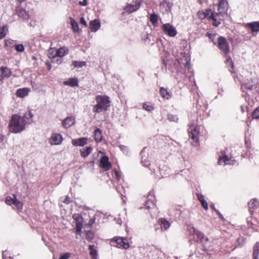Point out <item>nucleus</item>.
<instances>
[{"label":"nucleus","mask_w":259,"mask_h":259,"mask_svg":"<svg viewBox=\"0 0 259 259\" xmlns=\"http://www.w3.org/2000/svg\"><path fill=\"white\" fill-rule=\"evenodd\" d=\"M33 115L31 111L21 116L17 114L13 115L9 123V129L14 133H19L25 129V125L32 121Z\"/></svg>","instance_id":"obj_1"},{"label":"nucleus","mask_w":259,"mask_h":259,"mask_svg":"<svg viewBox=\"0 0 259 259\" xmlns=\"http://www.w3.org/2000/svg\"><path fill=\"white\" fill-rule=\"evenodd\" d=\"M96 101L97 104L93 107V111L95 112L100 113L106 111L110 107V101L108 97L106 96H97Z\"/></svg>","instance_id":"obj_2"},{"label":"nucleus","mask_w":259,"mask_h":259,"mask_svg":"<svg viewBox=\"0 0 259 259\" xmlns=\"http://www.w3.org/2000/svg\"><path fill=\"white\" fill-rule=\"evenodd\" d=\"M188 132L189 138L193 140V142H191L193 146H197L198 145V136L200 133L199 128L195 121L189 124Z\"/></svg>","instance_id":"obj_3"},{"label":"nucleus","mask_w":259,"mask_h":259,"mask_svg":"<svg viewBox=\"0 0 259 259\" xmlns=\"http://www.w3.org/2000/svg\"><path fill=\"white\" fill-rule=\"evenodd\" d=\"M141 5V0H133L131 3L127 4L126 6L123 8V14L129 15L133 12L138 11Z\"/></svg>","instance_id":"obj_4"},{"label":"nucleus","mask_w":259,"mask_h":259,"mask_svg":"<svg viewBox=\"0 0 259 259\" xmlns=\"http://www.w3.org/2000/svg\"><path fill=\"white\" fill-rule=\"evenodd\" d=\"M111 246L118 248L127 249L130 247L129 243L126 238L122 237H116L110 241Z\"/></svg>","instance_id":"obj_5"},{"label":"nucleus","mask_w":259,"mask_h":259,"mask_svg":"<svg viewBox=\"0 0 259 259\" xmlns=\"http://www.w3.org/2000/svg\"><path fill=\"white\" fill-rule=\"evenodd\" d=\"M229 8V4L228 0L219 1L218 5V12L217 15H221L224 17L225 15L227 14V11Z\"/></svg>","instance_id":"obj_6"},{"label":"nucleus","mask_w":259,"mask_h":259,"mask_svg":"<svg viewBox=\"0 0 259 259\" xmlns=\"http://www.w3.org/2000/svg\"><path fill=\"white\" fill-rule=\"evenodd\" d=\"M162 29L164 33L169 37H174L177 34L176 29L170 23L163 24L162 26Z\"/></svg>","instance_id":"obj_7"},{"label":"nucleus","mask_w":259,"mask_h":259,"mask_svg":"<svg viewBox=\"0 0 259 259\" xmlns=\"http://www.w3.org/2000/svg\"><path fill=\"white\" fill-rule=\"evenodd\" d=\"M219 49L227 54L230 52V47L226 39L223 36H220L218 39Z\"/></svg>","instance_id":"obj_8"},{"label":"nucleus","mask_w":259,"mask_h":259,"mask_svg":"<svg viewBox=\"0 0 259 259\" xmlns=\"http://www.w3.org/2000/svg\"><path fill=\"white\" fill-rule=\"evenodd\" d=\"M257 88L256 82H254L252 79L244 80L241 84V89L243 92L246 90H252Z\"/></svg>","instance_id":"obj_9"},{"label":"nucleus","mask_w":259,"mask_h":259,"mask_svg":"<svg viewBox=\"0 0 259 259\" xmlns=\"http://www.w3.org/2000/svg\"><path fill=\"white\" fill-rule=\"evenodd\" d=\"M72 217L76 226V232L77 234H79L82 228V218L78 214H74Z\"/></svg>","instance_id":"obj_10"},{"label":"nucleus","mask_w":259,"mask_h":259,"mask_svg":"<svg viewBox=\"0 0 259 259\" xmlns=\"http://www.w3.org/2000/svg\"><path fill=\"white\" fill-rule=\"evenodd\" d=\"M234 162H235V160H232L231 158H229L228 156L225 154L224 151L221 152V155L219 156V160L218 162L219 164H233Z\"/></svg>","instance_id":"obj_11"},{"label":"nucleus","mask_w":259,"mask_h":259,"mask_svg":"<svg viewBox=\"0 0 259 259\" xmlns=\"http://www.w3.org/2000/svg\"><path fill=\"white\" fill-rule=\"evenodd\" d=\"M56 50L54 48H50L48 50V57L51 59L52 63H57V64H60L62 62V59L57 58V55L56 54Z\"/></svg>","instance_id":"obj_12"},{"label":"nucleus","mask_w":259,"mask_h":259,"mask_svg":"<svg viewBox=\"0 0 259 259\" xmlns=\"http://www.w3.org/2000/svg\"><path fill=\"white\" fill-rule=\"evenodd\" d=\"M62 137L59 134H54L52 135L50 139V143L51 145H59L62 142Z\"/></svg>","instance_id":"obj_13"},{"label":"nucleus","mask_w":259,"mask_h":259,"mask_svg":"<svg viewBox=\"0 0 259 259\" xmlns=\"http://www.w3.org/2000/svg\"><path fill=\"white\" fill-rule=\"evenodd\" d=\"M100 166L105 170H108L110 168L111 164L109 161V158L108 156H104L101 158L100 162Z\"/></svg>","instance_id":"obj_14"},{"label":"nucleus","mask_w":259,"mask_h":259,"mask_svg":"<svg viewBox=\"0 0 259 259\" xmlns=\"http://www.w3.org/2000/svg\"><path fill=\"white\" fill-rule=\"evenodd\" d=\"M75 123V118L72 116L66 117L62 122V126L65 128H68L71 126Z\"/></svg>","instance_id":"obj_15"},{"label":"nucleus","mask_w":259,"mask_h":259,"mask_svg":"<svg viewBox=\"0 0 259 259\" xmlns=\"http://www.w3.org/2000/svg\"><path fill=\"white\" fill-rule=\"evenodd\" d=\"M16 12L17 15L22 18L24 20H28L29 18V15L28 13L23 8L20 6L16 7Z\"/></svg>","instance_id":"obj_16"},{"label":"nucleus","mask_w":259,"mask_h":259,"mask_svg":"<svg viewBox=\"0 0 259 259\" xmlns=\"http://www.w3.org/2000/svg\"><path fill=\"white\" fill-rule=\"evenodd\" d=\"M148 200L145 202V206L148 209L151 208L153 207L155 203V198L153 196V192H150L147 196Z\"/></svg>","instance_id":"obj_17"},{"label":"nucleus","mask_w":259,"mask_h":259,"mask_svg":"<svg viewBox=\"0 0 259 259\" xmlns=\"http://www.w3.org/2000/svg\"><path fill=\"white\" fill-rule=\"evenodd\" d=\"M197 236V240H199V242L202 244L204 248L207 247V243L209 241L208 237H205L204 234L199 231H197L196 234Z\"/></svg>","instance_id":"obj_18"},{"label":"nucleus","mask_w":259,"mask_h":259,"mask_svg":"<svg viewBox=\"0 0 259 259\" xmlns=\"http://www.w3.org/2000/svg\"><path fill=\"white\" fill-rule=\"evenodd\" d=\"M30 92V88H23L18 89L16 92V95L17 97L23 98L27 96Z\"/></svg>","instance_id":"obj_19"},{"label":"nucleus","mask_w":259,"mask_h":259,"mask_svg":"<svg viewBox=\"0 0 259 259\" xmlns=\"http://www.w3.org/2000/svg\"><path fill=\"white\" fill-rule=\"evenodd\" d=\"M172 4L167 0H163L160 4V9L163 12L170 11Z\"/></svg>","instance_id":"obj_20"},{"label":"nucleus","mask_w":259,"mask_h":259,"mask_svg":"<svg viewBox=\"0 0 259 259\" xmlns=\"http://www.w3.org/2000/svg\"><path fill=\"white\" fill-rule=\"evenodd\" d=\"M87 139L85 138H80L72 140V144L75 146H83L87 144Z\"/></svg>","instance_id":"obj_21"},{"label":"nucleus","mask_w":259,"mask_h":259,"mask_svg":"<svg viewBox=\"0 0 259 259\" xmlns=\"http://www.w3.org/2000/svg\"><path fill=\"white\" fill-rule=\"evenodd\" d=\"M69 50L66 47H63L56 50V54L57 58L61 59L62 57L66 56L68 54Z\"/></svg>","instance_id":"obj_22"},{"label":"nucleus","mask_w":259,"mask_h":259,"mask_svg":"<svg viewBox=\"0 0 259 259\" xmlns=\"http://www.w3.org/2000/svg\"><path fill=\"white\" fill-rule=\"evenodd\" d=\"M246 26L251 29L253 35H254V32H257L259 31V21H254L251 23H248L246 24Z\"/></svg>","instance_id":"obj_23"},{"label":"nucleus","mask_w":259,"mask_h":259,"mask_svg":"<svg viewBox=\"0 0 259 259\" xmlns=\"http://www.w3.org/2000/svg\"><path fill=\"white\" fill-rule=\"evenodd\" d=\"M101 24L99 20L95 19L90 22V29L93 32L97 31L100 27Z\"/></svg>","instance_id":"obj_24"},{"label":"nucleus","mask_w":259,"mask_h":259,"mask_svg":"<svg viewBox=\"0 0 259 259\" xmlns=\"http://www.w3.org/2000/svg\"><path fill=\"white\" fill-rule=\"evenodd\" d=\"M249 211L252 213L254 209L259 207V201L256 199H253L248 202Z\"/></svg>","instance_id":"obj_25"},{"label":"nucleus","mask_w":259,"mask_h":259,"mask_svg":"<svg viewBox=\"0 0 259 259\" xmlns=\"http://www.w3.org/2000/svg\"><path fill=\"white\" fill-rule=\"evenodd\" d=\"M158 223L160 225L161 230H166L170 226V224L169 222L164 218L159 219Z\"/></svg>","instance_id":"obj_26"},{"label":"nucleus","mask_w":259,"mask_h":259,"mask_svg":"<svg viewBox=\"0 0 259 259\" xmlns=\"http://www.w3.org/2000/svg\"><path fill=\"white\" fill-rule=\"evenodd\" d=\"M223 18L221 15H217V14L215 15H212L211 16V19L213 21V25L215 27L219 26L221 23V20H223Z\"/></svg>","instance_id":"obj_27"},{"label":"nucleus","mask_w":259,"mask_h":259,"mask_svg":"<svg viewBox=\"0 0 259 259\" xmlns=\"http://www.w3.org/2000/svg\"><path fill=\"white\" fill-rule=\"evenodd\" d=\"M92 148L91 146L87 147L80 150L81 157L83 158L87 157L92 151Z\"/></svg>","instance_id":"obj_28"},{"label":"nucleus","mask_w":259,"mask_h":259,"mask_svg":"<svg viewBox=\"0 0 259 259\" xmlns=\"http://www.w3.org/2000/svg\"><path fill=\"white\" fill-rule=\"evenodd\" d=\"M78 80L76 78H70L68 80L65 81L64 84L66 85H69L73 87L78 86Z\"/></svg>","instance_id":"obj_29"},{"label":"nucleus","mask_w":259,"mask_h":259,"mask_svg":"<svg viewBox=\"0 0 259 259\" xmlns=\"http://www.w3.org/2000/svg\"><path fill=\"white\" fill-rule=\"evenodd\" d=\"M90 250V254L92 259H97L98 255L97 249L95 248L94 245H90L89 246Z\"/></svg>","instance_id":"obj_30"},{"label":"nucleus","mask_w":259,"mask_h":259,"mask_svg":"<svg viewBox=\"0 0 259 259\" xmlns=\"http://www.w3.org/2000/svg\"><path fill=\"white\" fill-rule=\"evenodd\" d=\"M94 138L95 140L99 142L102 140L103 136L102 134V131L100 128H96L94 132Z\"/></svg>","instance_id":"obj_31"},{"label":"nucleus","mask_w":259,"mask_h":259,"mask_svg":"<svg viewBox=\"0 0 259 259\" xmlns=\"http://www.w3.org/2000/svg\"><path fill=\"white\" fill-rule=\"evenodd\" d=\"M159 170L162 178L166 177L169 171V168L165 165H160Z\"/></svg>","instance_id":"obj_32"},{"label":"nucleus","mask_w":259,"mask_h":259,"mask_svg":"<svg viewBox=\"0 0 259 259\" xmlns=\"http://www.w3.org/2000/svg\"><path fill=\"white\" fill-rule=\"evenodd\" d=\"M1 76L4 77H9L12 74L11 69L7 67H1Z\"/></svg>","instance_id":"obj_33"},{"label":"nucleus","mask_w":259,"mask_h":259,"mask_svg":"<svg viewBox=\"0 0 259 259\" xmlns=\"http://www.w3.org/2000/svg\"><path fill=\"white\" fill-rule=\"evenodd\" d=\"M69 19L73 31L74 32H78L79 31V26L77 22L72 17H70Z\"/></svg>","instance_id":"obj_34"},{"label":"nucleus","mask_w":259,"mask_h":259,"mask_svg":"<svg viewBox=\"0 0 259 259\" xmlns=\"http://www.w3.org/2000/svg\"><path fill=\"white\" fill-rule=\"evenodd\" d=\"M160 94L161 96L166 99H168L170 98V95L169 92L167 90L163 87H161L160 89Z\"/></svg>","instance_id":"obj_35"},{"label":"nucleus","mask_w":259,"mask_h":259,"mask_svg":"<svg viewBox=\"0 0 259 259\" xmlns=\"http://www.w3.org/2000/svg\"><path fill=\"white\" fill-rule=\"evenodd\" d=\"M87 63L84 61H73L72 63V65L76 68H80L86 66Z\"/></svg>","instance_id":"obj_36"},{"label":"nucleus","mask_w":259,"mask_h":259,"mask_svg":"<svg viewBox=\"0 0 259 259\" xmlns=\"http://www.w3.org/2000/svg\"><path fill=\"white\" fill-rule=\"evenodd\" d=\"M204 12V14L203 15V17H208L209 19H211V16L212 15H215L216 14V12H212V10L210 9H207L205 10Z\"/></svg>","instance_id":"obj_37"},{"label":"nucleus","mask_w":259,"mask_h":259,"mask_svg":"<svg viewBox=\"0 0 259 259\" xmlns=\"http://www.w3.org/2000/svg\"><path fill=\"white\" fill-rule=\"evenodd\" d=\"M167 119H168V120L169 121H173V122H178V117L177 116V115H174V114H172L171 113H168L167 114Z\"/></svg>","instance_id":"obj_38"},{"label":"nucleus","mask_w":259,"mask_h":259,"mask_svg":"<svg viewBox=\"0 0 259 259\" xmlns=\"http://www.w3.org/2000/svg\"><path fill=\"white\" fill-rule=\"evenodd\" d=\"M14 205L17 207L18 211H21L23 208V204L22 202L19 201L16 198L14 201Z\"/></svg>","instance_id":"obj_39"},{"label":"nucleus","mask_w":259,"mask_h":259,"mask_svg":"<svg viewBox=\"0 0 259 259\" xmlns=\"http://www.w3.org/2000/svg\"><path fill=\"white\" fill-rule=\"evenodd\" d=\"M150 21L153 24L155 25L157 23L158 16L156 14H152L150 17Z\"/></svg>","instance_id":"obj_40"},{"label":"nucleus","mask_w":259,"mask_h":259,"mask_svg":"<svg viewBox=\"0 0 259 259\" xmlns=\"http://www.w3.org/2000/svg\"><path fill=\"white\" fill-rule=\"evenodd\" d=\"M15 199H16V197L15 195H14V198H12L11 197H8L6 199V203L8 205H11L12 204L14 205V201H15Z\"/></svg>","instance_id":"obj_41"},{"label":"nucleus","mask_w":259,"mask_h":259,"mask_svg":"<svg viewBox=\"0 0 259 259\" xmlns=\"http://www.w3.org/2000/svg\"><path fill=\"white\" fill-rule=\"evenodd\" d=\"M8 31V27L7 25H4L3 27V28H1V39L6 35Z\"/></svg>","instance_id":"obj_42"},{"label":"nucleus","mask_w":259,"mask_h":259,"mask_svg":"<svg viewBox=\"0 0 259 259\" xmlns=\"http://www.w3.org/2000/svg\"><path fill=\"white\" fill-rule=\"evenodd\" d=\"M188 231L190 234L196 235L198 230H197L193 226L189 225L188 226Z\"/></svg>","instance_id":"obj_43"},{"label":"nucleus","mask_w":259,"mask_h":259,"mask_svg":"<svg viewBox=\"0 0 259 259\" xmlns=\"http://www.w3.org/2000/svg\"><path fill=\"white\" fill-rule=\"evenodd\" d=\"M14 45V41L12 39L6 40L5 46L6 47H12Z\"/></svg>","instance_id":"obj_44"},{"label":"nucleus","mask_w":259,"mask_h":259,"mask_svg":"<svg viewBox=\"0 0 259 259\" xmlns=\"http://www.w3.org/2000/svg\"><path fill=\"white\" fill-rule=\"evenodd\" d=\"M15 49L17 52H22L24 51V47L22 44H18L16 45Z\"/></svg>","instance_id":"obj_45"},{"label":"nucleus","mask_w":259,"mask_h":259,"mask_svg":"<svg viewBox=\"0 0 259 259\" xmlns=\"http://www.w3.org/2000/svg\"><path fill=\"white\" fill-rule=\"evenodd\" d=\"M252 116L253 118L259 119V107L253 112Z\"/></svg>","instance_id":"obj_46"},{"label":"nucleus","mask_w":259,"mask_h":259,"mask_svg":"<svg viewBox=\"0 0 259 259\" xmlns=\"http://www.w3.org/2000/svg\"><path fill=\"white\" fill-rule=\"evenodd\" d=\"M119 148L120 149V150L126 155H128L129 154V150H128V148L125 146H123V145H120L119 146Z\"/></svg>","instance_id":"obj_47"},{"label":"nucleus","mask_w":259,"mask_h":259,"mask_svg":"<svg viewBox=\"0 0 259 259\" xmlns=\"http://www.w3.org/2000/svg\"><path fill=\"white\" fill-rule=\"evenodd\" d=\"M227 64H229L231 66V69H230V71L231 72L233 73L234 72V65H233V62H232V59L231 58V57H229L227 59Z\"/></svg>","instance_id":"obj_48"},{"label":"nucleus","mask_w":259,"mask_h":259,"mask_svg":"<svg viewBox=\"0 0 259 259\" xmlns=\"http://www.w3.org/2000/svg\"><path fill=\"white\" fill-rule=\"evenodd\" d=\"M86 238L89 241H91L94 238V234L91 231L86 233Z\"/></svg>","instance_id":"obj_49"},{"label":"nucleus","mask_w":259,"mask_h":259,"mask_svg":"<svg viewBox=\"0 0 259 259\" xmlns=\"http://www.w3.org/2000/svg\"><path fill=\"white\" fill-rule=\"evenodd\" d=\"M143 108L148 111H151L153 109V107L147 103H144L143 105Z\"/></svg>","instance_id":"obj_50"},{"label":"nucleus","mask_w":259,"mask_h":259,"mask_svg":"<svg viewBox=\"0 0 259 259\" xmlns=\"http://www.w3.org/2000/svg\"><path fill=\"white\" fill-rule=\"evenodd\" d=\"M70 255L71 254L69 252L65 253L61 255L59 259H68Z\"/></svg>","instance_id":"obj_51"},{"label":"nucleus","mask_w":259,"mask_h":259,"mask_svg":"<svg viewBox=\"0 0 259 259\" xmlns=\"http://www.w3.org/2000/svg\"><path fill=\"white\" fill-rule=\"evenodd\" d=\"M200 202L201 203L202 206L205 209H206V210L208 209V204L205 200H202Z\"/></svg>","instance_id":"obj_52"},{"label":"nucleus","mask_w":259,"mask_h":259,"mask_svg":"<svg viewBox=\"0 0 259 259\" xmlns=\"http://www.w3.org/2000/svg\"><path fill=\"white\" fill-rule=\"evenodd\" d=\"M259 255V250H254L253 253V258L258 259V256Z\"/></svg>","instance_id":"obj_53"},{"label":"nucleus","mask_w":259,"mask_h":259,"mask_svg":"<svg viewBox=\"0 0 259 259\" xmlns=\"http://www.w3.org/2000/svg\"><path fill=\"white\" fill-rule=\"evenodd\" d=\"M197 198L201 202L202 201V200H204L205 199H204V196L201 194H197Z\"/></svg>","instance_id":"obj_54"},{"label":"nucleus","mask_w":259,"mask_h":259,"mask_svg":"<svg viewBox=\"0 0 259 259\" xmlns=\"http://www.w3.org/2000/svg\"><path fill=\"white\" fill-rule=\"evenodd\" d=\"M80 23L81 24L83 25L84 26H87V22L85 21L84 18L83 17L80 18Z\"/></svg>","instance_id":"obj_55"},{"label":"nucleus","mask_w":259,"mask_h":259,"mask_svg":"<svg viewBox=\"0 0 259 259\" xmlns=\"http://www.w3.org/2000/svg\"><path fill=\"white\" fill-rule=\"evenodd\" d=\"M204 14V11H199L198 12V15L199 17L202 19H203L206 18V17H203Z\"/></svg>","instance_id":"obj_56"},{"label":"nucleus","mask_w":259,"mask_h":259,"mask_svg":"<svg viewBox=\"0 0 259 259\" xmlns=\"http://www.w3.org/2000/svg\"><path fill=\"white\" fill-rule=\"evenodd\" d=\"M142 162L145 166H148V165H150L149 162L146 161V159L144 160L143 157H142Z\"/></svg>","instance_id":"obj_57"},{"label":"nucleus","mask_w":259,"mask_h":259,"mask_svg":"<svg viewBox=\"0 0 259 259\" xmlns=\"http://www.w3.org/2000/svg\"><path fill=\"white\" fill-rule=\"evenodd\" d=\"M7 254V253L6 251H3V259H12L10 256L7 257L6 255Z\"/></svg>","instance_id":"obj_58"},{"label":"nucleus","mask_w":259,"mask_h":259,"mask_svg":"<svg viewBox=\"0 0 259 259\" xmlns=\"http://www.w3.org/2000/svg\"><path fill=\"white\" fill-rule=\"evenodd\" d=\"M63 202L66 204H69L70 202V198L69 196H67L66 198L63 201Z\"/></svg>","instance_id":"obj_59"},{"label":"nucleus","mask_w":259,"mask_h":259,"mask_svg":"<svg viewBox=\"0 0 259 259\" xmlns=\"http://www.w3.org/2000/svg\"><path fill=\"white\" fill-rule=\"evenodd\" d=\"M207 36H208L209 39L211 40L212 41H213L214 37L215 36V34H212L208 33H207Z\"/></svg>","instance_id":"obj_60"},{"label":"nucleus","mask_w":259,"mask_h":259,"mask_svg":"<svg viewBox=\"0 0 259 259\" xmlns=\"http://www.w3.org/2000/svg\"><path fill=\"white\" fill-rule=\"evenodd\" d=\"M79 4L81 5V6H85L87 5L88 4V2H87V0H83V1H80L79 2Z\"/></svg>","instance_id":"obj_61"},{"label":"nucleus","mask_w":259,"mask_h":259,"mask_svg":"<svg viewBox=\"0 0 259 259\" xmlns=\"http://www.w3.org/2000/svg\"><path fill=\"white\" fill-rule=\"evenodd\" d=\"M115 175L116 179L117 180H119L120 179V177H121V176H120V174L117 171H115Z\"/></svg>","instance_id":"obj_62"},{"label":"nucleus","mask_w":259,"mask_h":259,"mask_svg":"<svg viewBox=\"0 0 259 259\" xmlns=\"http://www.w3.org/2000/svg\"><path fill=\"white\" fill-rule=\"evenodd\" d=\"M254 250H259V242H256L253 247Z\"/></svg>","instance_id":"obj_63"},{"label":"nucleus","mask_w":259,"mask_h":259,"mask_svg":"<svg viewBox=\"0 0 259 259\" xmlns=\"http://www.w3.org/2000/svg\"><path fill=\"white\" fill-rule=\"evenodd\" d=\"M31 85H32V87L33 89L34 90H37V88L36 87V84L34 82H31Z\"/></svg>","instance_id":"obj_64"}]
</instances>
